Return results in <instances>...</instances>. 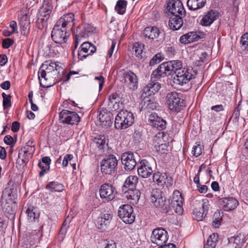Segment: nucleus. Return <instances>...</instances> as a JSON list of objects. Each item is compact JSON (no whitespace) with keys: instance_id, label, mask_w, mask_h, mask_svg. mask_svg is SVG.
<instances>
[{"instance_id":"nucleus-1","label":"nucleus","mask_w":248,"mask_h":248,"mask_svg":"<svg viewBox=\"0 0 248 248\" xmlns=\"http://www.w3.org/2000/svg\"><path fill=\"white\" fill-rule=\"evenodd\" d=\"M74 15L72 13L64 15L56 22L51 31V38L56 44L65 43L69 37L68 30L74 24Z\"/></svg>"},{"instance_id":"nucleus-2","label":"nucleus","mask_w":248,"mask_h":248,"mask_svg":"<svg viewBox=\"0 0 248 248\" xmlns=\"http://www.w3.org/2000/svg\"><path fill=\"white\" fill-rule=\"evenodd\" d=\"M151 200L154 206L159 208L162 213L166 214L171 209L170 200H167L165 197H163L159 189H155L152 190Z\"/></svg>"},{"instance_id":"nucleus-3","label":"nucleus","mask_w":248,"mask_h":248,"mask_svg":"<svg viewBox=\"0 0 248 248\" xmlns=\"http://www.w3.org/2000/svg\"><path fill=\"white\" fill-rule=\"evenodd\" d=\"M134 122L133 114L126 110H122L115 117L114 125L116 129H124L132 125Z\"/></svg>"},{"instance_id":"nucleus-4","label":"nucleus","mask_w":248,"mask_h":248,"mask_svg":"<svg viewBox=\"0 0 248 248\" xmlns=\"http://www.w3.org/2000/svg\"><path fill=\"white\" fill-rule=\"evenodd\" d=\"M121 81L123 82L124 86L130 91H133L137 89L138 87V78L135 74L131 71L123 70L120 71Z\"/></svg>"},{"instance_id":"nucleus-5","label":"nucleus","mask_w":248,"mask_h":248,"mask_svg":"<svg viewBox=\"0 0 248 248\" xmlns=\"http://www.w3.org/2000/svg\"><path fill=\"white\" fill-rule=\"evenodd\" d=\"M118 160L113 155L106 156L101 162V170L103 173L112 175L116 172L117 170Z\"/></svg>"},{"instance_id":"nucleus-6","label":"nucleus","mask_w":248,"mask_h":248,"mask_svg":"<svg viewBox=\"0 0 248 248\" xmlns=\"http://www.w3.org/2000/svg\"><path fill=\"white\" fill-rule=\"evenodd\" d=\"M54 65L53 61L49 60L45 61L40 66L38 75L40 85L42 87L45 88L52 86L51 84H48L45 82L47 80L46 78V73L48 74L54 71Z\"/></svg>"},{"instance_id":"nucleus-7","label":"nucleus","mask_w":248,"mask_h":248,"mask_svg":"<svg viewBox=\"0 0 248 248\" xmlns=\"http://www.w3.org/2000/svg\"><path fill=\"white\" fill-rule=\"evenodd\" d=\"M169 109L174 112H179L185 106L184 101L181 99L179 94L172 92L169 93L166 98Z\"/></svg>"},{"instance_id":"nucleus-8","label":"nucleus","mask_w":248,"mask_h":248,"mask_svg":"<svg viewBox=\"0 0 248 248\" xmlns=\"http://www.w3.org/2000/svg\"><path fill=\"white\" fill-rule=\"evenodd\" d=\"M193 205L194 206L193 215L195 218L199 221L202 220L208 212V201L207 199L202 201H196Z\"/></svg>"},{"instance_id":"nucleus-9","label":"nucleus","mask_w":248,"mask_h":248,"mask_svg":"<svg viewBox=\"0 0 248 248\" xmlns=\"http://www.w3.org/2000/svg\"><path fill=\"white\" fill-rule=\"evenodd\" d=\"M118 216L126 224H132L135 220V215L133 207L129 204H124L120 206Z\"/></svg>"},{"instance_id":"nucleus-10","label":"nucleus","mask_w":248,"mask_h":248,"mask_svg":"<svg viewBox=\"0 0 248 248\" xmlns=\"http://www.w3.org/2000/svg\"><path fill=\"white\" fill-rule=\"evenodd\" d=\"M192 72V69H191L182 68L180 70H178V72L174 76L173 83L179 85L187 83L194 77Z\"/></svg>"},{"instance_id":"nucleus-11","label":"nucleus","mask_w":248,"mask_h":248,"mask_svg":"<svg viewBox=\"0 0 248 248\" xmlns=\"http://www.w3.org/2000/svg\"><path fill=\"white\" fill-rule=\"evenodd\" d=\"M168 16L185 15L186 11L182 3L179 0H173L167 3L166 6Z\"/></svg>"},{"instance_id":"nucleus-12","label":"nucleus","mask_w":248,"mask_h":248,"mask_svg":"<svg viewBox=\"0 0 248 248\" xmlns=\"http://www.w3.org/2000/svg\"><path fill=\"white\" fill-rule=\"evenodd\" d=\"M168 240V232L163 228L154 229L151 236V242L156 245L165 244Z\"/></svg>"},{"instance_id":"nucleus-13","label":"nucleus","mask_w":248,"mask_h":248,"mask_svg":"<svg viewBox=\"0 0 248 248\" xmlns=\"http://www.w3.org/2000/svg\"><path fill=\"white\" fill-rule=\"evenodd\" d=\"M59 120L61 123L73 125L79 122L80 117L75 112L62 110L59 114Z\"/></svg>"},{"instance_id":"nucleus-14","label":"nucleus","mask_w":248,"mask_h":248,"mask_svg":"<svg viewBox=\"0 0 248 248\" xmlns=\"http://www.w3.org/2000/svg\"><path fill=\"white\" fill-rule=\"evenodd\" d=\"M148 124L152 127L161 131L165 129L167 122L155 112H152L149 116Z\"/></svg>"},{"instance_id":"nucleus-15","label":"nucleus","mask_w":248,"mask_h":248,"mask_svg":"<svg viewBox=\"0 0 248 248\" xmlns=\"http://www.w3.org/2000/svg\"><path fill=\"white\" fill-rule=\"evenodd\" d=\"M115 188L112 185L105 183L100 186L99 192L101 198L108 202L115 198Z\"/></svg>"},{"instance_id":"nucleus-16","label":"nucleus","mask_w":248,"mask_h":248,"mask_svg":"<svg viewBox=\"0 0 248 248\" xmlns=\"http://www.w3.org/2000/svg\"><path fill=\"white\" fill-rule=\"evenodd\" d=\"M96 50V46L89 42H84L80 46L78 51V58L80 60H83L88 56L92 55Z\"/></svg>"},{"instance_id":"nucleus-17","label":"nucleus","mask_w":248,"mask_h":248,"mask_svg":"<svg viewBox=\"0 0 248 248\" xmlns=\"http://www.w3.org/2000/svg\"><path fill=\"white\" fill-rule=\"evenodd\" d=\"M121 161L124 169L126 170H133L137 165L135 155L131 152L123 153L121 156Z\"/></svg>"},{"instance_id":"nucleus-18","label":"nucleus","mask_w":248,"mask_h":248,"mask_svg":"<svg viewBox=\"0 0 248 248\" xmlns=\"http://www.w3.org/2000/svg\"><path fill=\"white\" fill-rule=\"evenodd\" d=\"M17 186L13 182H9L8 186L2 192L1 197L7 201H16L17 199Z\"/></svg>"},{"instance_id":"nucleus-19","label":"nucleus","mask_w":248,"mask_h":248,"mask_svg":"<svg viewBox=\"0 0 248 248\" xmlns=\"http://www.w3.org/2000/svg\"><path fill=\"white\" fill-rule=\"evenodd\" d=\"M183 201L181 193L178 190L174 191L170 203L171 208L172 207L175 210L176 213L181 214L183 213Z\"/></svg>"},{"instance_id":"nucleus-20","label":"nucleus","mask_w":248,"mask_h":248,"mask_svg":"<svg viewBox=\"0 0 248 248\" xmlns=\"http://www.w3.org/2000/svg\"><path fill=\"white\" fill-rule=\"evenodd\" d=\"M138 173L142 178H148L153 173L152 168L146 159L141 160L138 164Z\"/></svg>"},{"instance_id":"nucleus-21","label":"nucleus","mask_w":248,"mask_h":248,"mask_svg":"<svg viewBox=\"0 0 248 248\" xmlns=\"http://www.w3.org/2000/svg\"><path fill=\"white\" fill-rule=\"evenodd\" d=\"M98 118L100 125L105 128L110 127L113 123V116L112 114L110 112H108L106 109L100 111Z\"/></svg>"},{"instance_id":"nucleus-22","label":"nucleus","mask_w":248,"mask_h":248,"mask_svg":"<svg viewBox=\"0 0 248 248\" xmlns=\"http://www.w3.org/2000/svg\"><path fill=\"white\" fill-rule=\"evenodd\" d=\"M170 75L166 65L165 62L158 66L157 68L154 70L151 75V79H155V80H158L161 78H165Z\"/></svg>"},{"instance_id":"nucleus-23","label":"nucleus","mask_w":248,"mask_h":248,"mask_svg":"<svg viewBox=\"0 0 248 248\" xmlns=\"http://www.w3.org/2000/svg\"><path fill=\"white\" fill-rule=\"evenodd\" d=\"M112 219V217L109 214H102L99 217L95 222L97 228L102 231H105L109 225Z\"/></svg>"},{"instance_id":"nucleus-24","label":"nucleus","mask_w":248,"mask_h":248,"mask_svg":"<svg viewBox=\"0 0 248 248\" xmlns=\"http://www.w3.org/2000/svg\"><path fill=\"white\" fill-rule=\"evenodd\" d=\"M156 81L155 79L153 80L151 79L150 82L143 88V93L146 96H151L160 90L161 84Z\"/></svg>"},{"instance_id":"nucleus-25","label":"nucleus","mask_w":248,"mask_h":248,"mask_svg":"<svg viewBox=\"0 0 248 248\" xmlns=\"http://www.w3.org/2000/svg\"><path fill=\"white\" fill-rule=\"evenodd\" d=\"M218 17V13L216 10L208 11L201 20V24L204 26H209Z\"/></svg>"},{"instance_id":"nucleus-26","label":"nucleus","mask_w":248,"mask_h":248,"mask_svg":"<svg viewBox=\"0 0 248 248\" xmlns=\"http://www.w3.org/2000/svg\"><path fill=\"white\" fill-rule=\"evenodd\" d=\"M185 15L171 16L169 21V26L173 31L179 30L184 24L183 17Z\"/></svg>"},{"instance_id":"nucleus-27","label":"nucleus","mask_w":248,"mask_h":248,"mask_svg":"<svg viewBox=\"0 0 248 248\" xmlns=\"http://www.w3.org/2000/svg\"><path fill=\"white\" fill-rule=\"evenodd\" d=\"M17 207L16 201H7L3 207V211L6 216L10 218L16 214Z\"/></svg>"},{"instance_id":"nucleus-28","label":"nucleus","mask_w":248,"mask_h":248,"mask_svg":"<svg viewBox=\"0 0 248 248\" xmlns=\"http://www.w3.org/2000/svg\"><path fill=\"white\" fill-rule=\"evenodd\" d=\"M222 202L224 211H229L235 209L238 205L237 200L232 197L225 198L220 199V203Z\"/></svg>"},{"instance_id":"nucleus-29","label":"nucleus","mask_w":248,"mask_h":248,"mask_svg":"<svg viewBox=\"0 0 248 248\" xmlns=\"http://www.w3.org/2000/svg\"><path fill=\"white\" fill-rule=\"evenodd\" d=\"M170 75L174 72L175 75L183 67L182 62L180 60H172L165 62Z\"/></svg>"},{"instance_id":"nucleus-30","label":"nucleus","mask_w":248,"mask_h":248,"mask_svg":"<svg viewBox=\"0 0 248 248\" xmlns=\"http://www.w3.org/2000/svg\"><path fill=\"white\" fill-rule=\"evenodd\" d=\"M160 34L158 28L155 26H149L145 28L143 31L144 36L150 39L157 38Z\"/></svg>"},{"instance_id":"nucleus-31","label":"nucleus","mask_w":248,"mask_h":248,"mask_svg":"<svg viewBox=\"0 0 248 248\" xmlns=\"http://www.w3.org/2000/svg\"><path fill=\"white\" fill-rule=\"evenodd\" d=\"M138 182V178L137 176L134 175L128 176L124 183L122 190L124 191L127 189H134L136 188Z\"/></svg>"},{"instance_id":"nucleus-32","label":"nucleus","mask_w":248,"mask_h":248,"mask_svg":"<svg viewBox=\"0 0 248 248\" xmlns=\"http://www.w3.org/2000/svg\"><path fill=\"white\" fill-rule=\"evenodd\" d=\"M108 139L104 135H99L94 139L93 143L99 150H103L108 146Z\"/></svg>"},{"instance_id":"nucleus-33","label":"nucleus","mask_w":248,"mask_h":248,"mask_svg":"<svg viewBox=\"0 0 248 248\" xmlns=\"http://www.w3.org/2000/svg\"><path fill=\"white\" fill-rule=\"evenodd\" d=\"M244 235L239 234L229 239V243L233 248H241L244 243Z\"/></svg>"},{"instance_id":"nucleus-34","label":"nucleus","mask_w":248,"mask_h":248,"mask_svg":"<svg viewBox=\"0 0 248 248\" xmlns=\"http://www.w3.org/2000/svg\"><path fill=\"white\" fill-rule=\"evenodd\" d=\"M125 194V196L128 200H131L133 202L136 203L140 198V192L136 189H127L123 191Z\"/></svg>"},{"instance_id":"nucleus-35","label":"nucleus","mask_w":248,"mask_h":248,"mask_svg":"<svg viewBox=\"0 0 248 248\" xmlns=\"http://www.w3.org/2000/svg\"><path fill=\"white\" fill-rule=\"evenodd\" d=\"M206 0H188L187 5L189 10H197L203 7Z\"/></svg>"},{"instance_id":"nucleus-36","label":"nucleus","mask_w":248,"mask_h":248,"mask_svg":"<svg viewBox=\"0 0 248 248\" xmlns=\"http://www.w3.org/2000/svg\"><path fill=\"white\" fill-rule=\"evenodd\" d=\"M26 212L27 214L28 219L30 222L38 220L40 214L37 208L30 206L28 208Z\"/></svg>"},{"instance_id":"nucleus-37","label":"nucleus","mask_w":248,"mask_h":248,"mask_svg":"<svg viewBox=\"0 0 248 248\" xmlns=\"http://www.w3.org/2000/svg\"><path fill=\"white\" fill-rule=\"evenodd\" d=\"M46 189L51 192H61L63 190V185L58 182H49L46 186Z\"/></svg>"},{"instance_id":"nucleus-38","label":"nucleus","mask_w":248,"mask_h":248,"mask_svg":"<svg viewBox=\"0 0 248 248\" xmlns=\"http://www.w3.org/2000/svg\"><path fill=\"white\" fill-rule=\"evenodd\" d=\"M30 25V22L28 16L26 14L23 15L20 17L19 21V25L22 31L29 30Z\"/></svg>"},{"instance_id":"nucleus-39","label":"nucleus","mask_w":248,"mask_h":248,"mask_svg":"<svg viewBox=\"0 0 248 248\" xmlns=\"http://www.w3.org/2000/svg\"><path fill=\"white\" fill-rule=\"evenodd\" d=\"M127 2L125 0H119L117 1L115 10L120 15H124L125 13Z\"/></svg>"},{"instance_id":"nucleus-40","label":"nucleus","mask_w":248,"mask_h":248,"mask_svg":"<svg viewBox=\"0 0 248 248\" xmlns=\"http://www.w3.org/2000/svg\"><path fill=\"white\" fill-rule=\"evenodd\" d=\"M108 100L109 101L108 105L112 104L114 109H116L118 108L119 103L120 102V97L117 93H115L111 94L109 96Z\"/></svg>"},{"instance_id":"nucleus-41","label":"nucleus","mask_w":248,"mask_h":248,"mask_svg":"<svg viewBox=\"0 0 248 248\" xmlns=\"http://www.w3.org/2000/svg\"><path fill=\"white\" fill-rule=\"evenodd\" d=\"M166 173L161 174L159 172L154 173L153 176L154 182L156 183L158 185H164L165 182V176Z\"/></svg>"},{"instance_id":"nucleus-42","label":"nucleus","mask_w":248,"mask_h":248,"mask_svg":"<svg viewBox=\"0 0 248 248\" xmlns=\"http://www.w3.org/2000/svg\"><path fill=\"white\" fill-rule=\"evenodd\" d=\"M35 150V146H24V147L21 148L18 155V159H20L22 154H26L29 153V157H32L34 153Z\"/></svg>"},{"instance_id":"nucleus-43","label":"nucleus","mask_w":248,"mask_h":248,"mask_svg":"<svg viewBox=\"0 0 248 248\" xmlns=\"http://www.w3.org/2000/svg\"><path fill=\"white\" fill-rule=\"evenodd\" d=\"M157 108L156 103L151 101L150 100H148L147 102H144V104L142 105L141 109L150 111L155 109Z\"/></svg>"},{"instance_id":"nucleus-44","label":"nucleus","mask_w":248,"mask_h":248,"mask_svg":"<svg viewBox=\"0 0 248 248\" xmlns=\"http://www.w3.org/2000/svg\"><path fill=\"white\" fill-rule=\"evenodd\" d=\"M2 97L3 98V107L5 109L7 108H9L11 107V98L12 96L11 95H7L5 93H2Z\"/></svg>"},{"instance_id":"nucleus-45","label":"nucleus","mask_w":248,"mask_h":248,"mask_svg":"<svg viewBox=\"0 0 248 248\" xmlns=\"http://www.w3.org/2000/svg\"><path fill=\"white\" fill-rule=\"evenodd\" d=\"M133 52H134L136 57L139 58H142V46L141 44L135 43L133 46Z\"/></svg>"},{"instance_id":"nucleus-46","label":"nucleus","mask_w":248,"mask_h":248,"mask_svg":"<svg viewBox=\"0 0 248 248\" xmlns=\"http://www.w3.org/2000/svg\"><path fill=\"white\" fill-rule=\"evenodd\" d=\"M241 47L243 50H248V32L244 34L241 39Z\"/></svg>"},{"instance_id":"nucleus-47","label":"nucleus","mask_w":248,"mask_h":248,"mask_svg":"<svg viewBox=\"0 0 248 248\" xmlns=\"http://www.w3.org/2000/svg\"><path fill=\"white\" fill-rule=\"evenodd\" d=\"M155 148L159 154H166L168 151V146L165 143H161L159 145L155 144Z\"/></svg>"},{"instance_id":"nucleus-48","label":"nucleus","mask_w":248,"mask_h":248,"mask_svg":"<svg viewBox=\"0 0 248 248\" xmlns=\"http://www.w3.org/2000/svg\"><path fill=\"white\" fill-rule=\"evenodd\" d=\"M52 10L49 9L40 8L39 12V16L43 18H46L48 19Z\"/></svg>"},{"instance_id":"nucleus-49","label":"nucleus","mask_w":248,"mask_h":248,"mask_svg":"<svg viewBox=\"0 0 248 248\" xmlns=\"http://www.w3.org/2000/svg\"><path fill=\"white\" fill-rule=\"evenodd\" d=\"M219 216V212H215L214 214L212 220V225L215 228L219 227L221 224L220 219H218Z\"/></svg>"},{"instance_id":"nucleus-50","label":"nucleus","mask_w":248,"mask_h":248,"mask_svg":"<svg viewBox=\"0 0 248 248\" xmlns=\"http://www.w3.org/2000/svg\"><path fill=\"white\" fill-rule=\"evenodd\" d=\"M186 35L190 43L194 41H197L201 38L200 36L197 34L195 32H189L186 33Z\"/></svg>"},{"instance_id":"nucleus-51","label":"nucleus","mask_w":248,"mask_h":248,"mask_svg":"<svg viewBox=\"0 0 248 248\" xmlns=\"http://www.w3.org/2000/svg\"><path fill=\"white\" fill-rule=\"evenodd\" d=\"M48 19L46 18H43L38 16L36 21V25L39 29H43L46 25V22Z\"/></svg>"},{"instance_id":"nucleus-52","label":"nucleus","mask_w":248,"mask_h":248,"mask_svg":"<svg viewBox=\"0 0 248 248\" xmlns=\"http://www.w3.org/2000/svg\"><path fill=\"white\" fill-rule=\"evenodd\" d=\"M163 59L161 57V54L158 53L155 55L153 58L150 60L149 65L151 66L160 62Z\"/></svg>"},{"instance_id":"nucleus-53","label":"nucleus","mask_w":248,"mask_h":248,"mask_svg":"<svg viewBox=\"0 0 248 248\" xmlns=\"http://www.w3.org/2000/svg\"><path fill=\"white\" fill-rule=\"evenodd\" d=\"M38 166L42 170L39 174L40 177H43L46 171H48L50 168V166L43 164V163H41L40 161L38 163Z\"/></svg>"},{"instance_id":"nucleus-54","label":"nucleus","mask_w":248,"mask_h":248,"mask_svg":"<svg viewBox=\"0 0 248 248\" xmlns=\"http://www.w3.org/2000/svg\"><path fill=\"white\" fill-rule=\"evenodd\" d=\"M78 31H77V34L76 35V37H77V39L80 40L82 38H86L89 36V33L85 31V30L82 29V30H80L78 32Z\"/></svg>"},{"instance_id":"nucleus-55","label":"nucleus","mask_w":248,"mask_h":248,"mask_svg":"<svg viewBox=\"0 0 248 248\" xmlns=\"http://www.w3.org/2000/svg\"><path fill=\"white\" fill-rule=\"evenodd\" d=\"M241 103V101L239 102L237 106L235 107V108L234 110V111H233V114L232 116L236 120H238L239 116H240V111L241 109L240 106Z\"/></svg>"},{"instance_id":"nucleus-56","label":"nucleus","mask_w":248,"mask_h":248,"mask_svg":"<svg viewBox=\"0 0 248 248\" xmlns=\"http://www.w3.org/2000/svg\"><path fill=\"white\" fill-rule=\"evenodd\" d=\"M14 43V41L12 39L6 38L2 41V47L4 48H8L10 47Z\"/></svg>"},{"instance_id":"nucleus-57","label":"nucleus","mask_w":248,"mask_h":248,"mask_svg":"<svg viewBox=\"0 0 248 248\" xmlns=\"http://www.w3.org/2000/svg\"><path fill=\"white\" fill-rule=\"evenodd\" d=\"M192 152L195 156L198 157L200 156L202 153L201 145L200 144H198L195 146L193 149Z\"/></svg>"},{"instance_id":"nucleus-58","label":"nucleus","mask_w":248,"mask_h":248,"mask_svg":"<svg viewBox=\"0 0 248 248\" xmlns=\"http://www.w3.org/2000/svg\"><path fill=\"white\" fill-rule=\"evenodd\" d=\"M166 52L169 56H173L176 53V47L173 46H168L166 48Z\"/></svg>"},{"instance_id":"nucleus-59","label":"nucleus","mask_w":248,"mask_h":248,"mask_svg":"<svg viewBox=\"0 0 248 248\" xmlns=\"http://www.w3.org/2000/svg\"><path fill=\"white\" fill-rule=\"evenodd\" d=\"M162 134L161 133H158L156 135H155L153 139V144L155 146V144L159 145L161 143H162Z\"/></svg>"},{"instance_id":"nucleus-60","label":"nucleus","mask_w":248,"mask_h":248,"mask_svg":"<svg viewBox=\"0 0 248 248\" xmlns=\"http://www.w3.org/2000/svg\"><path fill=\"white\" fill-rule=\"evenodd\" d=\"M94 79L99 81V91H100L104 86L105 78L102 75H100L95 77Z\"/></svg>"},{"instance_id":"nucleus-61","label":"nucleus","mask_w":248,"mask_h":248,"mask_svg":"<svg viewBox=\"0 0 248 248\" xmlns=\"http://www.w3.org/2000/svg\"><path fill=\"white\" fill-rule=\"evenodd\" d=\"M41 8H45L52 10L53 9V6L52 5L51 0H44L42 6Z\"/></svg>"},{"instance_id":"nucleus-62","label":"nucleus","mask_w":248,"mask_h":248,"mask_svg":"<svg viewBox=\"0 0 248 248\" xmlns=\"http://www.w3.org/2000/svg\"><path fill=\"white\" fill-rule=\"evenodd\" d=\"M3 140L6 144L9 145H11L14 141L13 137L10 135H6V136H5Z\"/></svg>"},{"instance_id":"nucleus-63","label":"nucleus","mask_w":248,"mask_h":248,"mask_svg":"<svg viewBox=\"0 0 248 248\" xmlns=\"http://www.w3.org/2000/svg\"><path fill=\"white\" fill-rule=\"evenodd\" d=\"M20 128V123L15 121L12 123L11 130L14 132H17Z\"/></svg>"},{"instance_id":"nucleus-64","label":"nucleus","mask_w":248,"mask_h":248,"mask_svg":"<svg viewBox=\"0 0 248 248\" xmlns=\"http://www.w3.org/2000/svg\"><path fill=\"white\" fill-rule=\"evenodd\" d=\"M216 243L210 240H207L206 244L204 246V248H215Z\"/></svg>"}]
</instances>
